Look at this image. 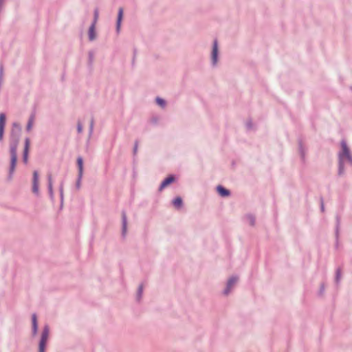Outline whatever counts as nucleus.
I'll return each mask as SVG.
<instances>
[{"mask_svg": "<svg viewBox=\"0 0 352 352\" xmlns=\"http://www.w3.org/2000/svg\"><path fill=\"white\" fill-rule=\"evenodd\" d=\"M21 126L19 122H14L12 124L10 133V163L7 177L8 181L12 179L17 164V147L21 135Z\"/></svg>", "mask_w": 352, "mask_h": 352, "instance_id": "f257e3e1", "label": "nucleus"}, {"mask_svg": "<svg viewBox=\"0 0 352 352\" xmlns=\"http://www.w3.org/2000/svg\"><path fill=\"white\" fill-rule=\"evenodd\" d=\"M341 150L338 154V175L342 176L345 172L344 168V157L351 153L350 148H349L346 141L342 139L340 142Z\"/></svg>", "mask_w": 352, "mask_h": 352, "instance_id": "f03ea898", "label": "nucleus"}, {"mask_svg": "<svg viewBox=\"0 0 352 352\" xmlns=\"http://www.w3.org/2000/svg\"><path fill=\"white\" fill-rule=\"evenodd\" d=\"M49 333L50 327L48 324H45L43 329L41 338L38 342V352H45Z\"/></svg>", "mask_w": 352, "mask_h": 352, "instance_id": "7ed1b4c3", "label": "nucleus"}, {"mask_svg": "<svg viewBox=\"0 0 352 352\" xmlns=\"http://www.w3.org/2000/svg\"><path fill=\"white\" fill-rule=\"evenodd\" d=\"M177 176L174 174L168 175L166 177H165L162 182L160 183L158 191L161 192L165 188L168 186L169 185L172 184L177 180Z\"/></svg>", "mask_w": 352, "mask_h": 352, "instance_id": "20e7f679", "label": "nucleus"}, {"mask_svg": "<svg viewBox=\"0 0 352 352\" xmlns=\"http://www.w3.org/2000/svg\"><path fill=\"white\" fill-rule=\"evenodd\" d=\"M219 60V48L217 39H214L212 43L211 52V62L212 66H215Z\"/></svg>", "mask_w": 352, "mask_h": 352, "instance_id": "39448f33", "label": "nucleus"}, {"mask_svg": "<svg viewBox=\"0 0 352 352\" xmlns=\"http://www.w3.org/2000/svg\"><path fill=\"white\" fill-rule=\"evenodd\" d=\"M238 280L239 277L236 275H232V276H230L226 283V287L225 289L223 291V294L224 295H228L230 292L234 285L236 283Z\"/></svg>", "mask_w": 352, "mask_h": 352, "instance_id": "423d86ee", "label": "nucleus"}, {"mask_svg": "<svg viewBox=\"0 0 352 352\" xmlns=\"http://www.w3.org/2000/svg\"><path fill=\"white\" fill-rule=\"evenodd\" d=\"M122 217V230H121V236L122 239H125L127 232V217L126 212L124 210H122L121 212Z\"/></svg>", "mask_w": 352, "mask_h": 352, "instance_id": "0eeeda50", "label": "nucleus"}, {"mask_svg": "<svg viewBox=\"0 0 352 352\" xmlns=\"http://www.w3.org/2000/svg\"><path fill=\"white\" fill-rule=\"evenodd\" d=\"M30 140L29 138L25 139L24 148L23 151L22 160L24 164H27L28 161L29 150H30Z\"/></svg>", "mask_w": 352, "mask_h": 352, "instance_id": "6e6552de", "label": "nucleus"}, {"mask_svg": "<svg viewBox=\"0 0 352 352\" xmlns=\"http://www.w3.org/2000/svg\"><path fill=\"white\" fill-rule=\"evenodd\" d=\"M6 124V115L5 113H0V142L3 141Z\"/></svg>", "mask_w": 352, "mask_h": 352, "instance_id": "1a4fd4ad", "label": "nucleus"}, {"mask_svg": "<svg viewBox=\"0 0 352 352\" xmlns=\"http://www.w3.org/2000/svg\"><path fill=\"white\" fill-rule=\"evenodd\" d=\"M217 194L221 197H228L231 195V191L222 185H218L216 187Z\"/></svg>", "mask_w": 352, "mask_h": 352, "instance_id": "9d476101", "label": "nucleus"}, {"mask_svg": "<svg viewBox=\"0 0 352 352\" xmlns=\"http://www.w3.org/2000/svg\"><path fill=\"white\" fill-rule=\"evenodd\" d=\"M32 336H36L38 333V320H37V315L36 313H34L32 314Z\"/></svg>", "mask_w": 352, "mask_h": 352, "instance_id": "9b49d317", "label": "nucleus"}, {"mask_svg": "<svg viewBox=\"0 0 352 352\" xmlns=\"http://www.w3.org/2000/svg\"><path fill=\"white\" fill-rule=\"evenodd\" d=\"M32 192L36 195L38 194V173L37 170L33 172Z\"/></svg>", "mask_w": 352, "mask_h": 352, "instance_id": "f8f14e48", "label": "nucleus"}, {"mask_svg": "<svg viewBox=\"0 0 352 352\" xmlns=\"http://www.w3.org/2000/svg\"><path fill=\"white\" fill-rule=\"evenodd\" d=\"M47 189L50 199L53 201L54 199V195L53 191L52 177L51 173L47 174Z\"/></svg>", "mask_w": 352, "mask_h": 352, "instance_id": "ddd939ff", "label": "nucleus"}, {"mask_svg": "<svg viewBox=\"0 0 352 352\" xmlns=\"http://www.w3.org/2000/svg\"><path fill=\"white\" fill-rule=\"evenodd\" d=\"M340 224H341V217L339 214H336V227H335V236H336V243H338Z\"/></svg>", "mask_w": 352, "mask_h": 352, "instance_id": "4468645a", "label": "nucleus"}, {"mask_svg": "<svg viewBox=\"0 0 352 352\" xmlns=\"http://www.w3.org/2000/svg\"><path fill=\"white\" fill-rule=\"evenodd\" d=\"M123 19V8H120L118 12L117 20H116V32H120L122 21Z\"/></svg>", "mask_w": 352, "mask_h": 352, "instance_id": "2eb2a0df", "label": "nucleus"}, {"mask_svg": "<svg viewBox=\"0 0 352 352\" xmlns=\"http://www.w3.org/2000/svg\"><path fill=\"white\" fill-rule=\"evenodd\" d=\"M76 166L78 168V175H83L84 160L83 157L80 155L78 156L76 159Z\"/></svg>", "mask_w": 352, "mask_h": 352, "instance_id": "dca6fc26", "label": "nucleus"}, {"mask_svg": "<svg viewBox=\"0 0 352 352\" xmlns=\"http://www.w3.org/2000/svg\"><path fill=\"white\" fill-rule=\"evenodd\" d=\"M88 37L90 41H93L96 38V25L91 24L88 30Z\"/></svg>", "mask_w": 352, "mask_h": 352, "instance_id": "f3484780", "label": "nucleus"}, {"mask_svg": "<svg viewBox=\"0 0 352 352\" xmlns=\"http://www.w3.org/2000/svg\"><path fill=\"white\" fill-rule=\"evenodd\" d=\"M172 204L175 208L180 209L184 205V201H183L182 198L180 196L175 197L172 200Z\"/></svg>", "mask_w": 352, "mask_h": 352, "instance_id": "a211bd4d", "label": "nucleus"}, {"mask_svg": "<svg viewBox=\"0 0 352 352\" xmlns=\"http://www.w3.org/2000/svg\"><path fill=\"white\" fill-rule=\"evenodd\" d=\"M298 150H299V153H300V158L302 161H305V146L303 145V142L301 139H299L298 141Z\"/></svg>", "mask_w": 352, "mask_h": 352, "instance_id": "6ab92c4d", "label": "nucleus"}, {"mask_svg": "<svg viewBox=\"0 0 352 352\" xmlns=\"http://www.w3.org/2000/svg\"><path fill=\"white\" fill-rule=\"evenodd\" d=\"M63 185L64 182L62 181L59 186V193H60V209L63 208V199H64V195H63Z\"/></svg>", "mask_w": 352, "mask_h": 352, "instance_id": "aec40b11", "label": "nucleus"}, {"mask_svg": "<svg viewBox=\"0 0 352 352\" xmlns=\"http://www.w3.org/2000/svg\"><path fill=\"white\" fill-rule=\"evenodd\" d=\"M35 118V113L32 112L31 115L30 116V118L28 119L27 125H26V130L27 131H30L31 129L32 128L33 122Z\"/></svg>", "mask_w": 352, "mask_h": 352, "instance_id": "412c9836", "label": "nucleus"}, {"mask_svg": "<svg viewBox=\"0 0 352 352\" xmlns=\"http://www.w3.org/2000/svg\"><path fill=\"white\" fill-rule=\"evenodd\" d=\"M342 270L340 267H338L336 270L335 274V283L338 285H339L341 279Z\"/></svg>", "mask_w": 352, "mask_h": 352, "instance_id": "4be33fe9", "label": "nucleus"}, {"mask_svg": "<svg viewBox=\"0 0 352 352\" xmlns=\"http://www.w3.org/2000/svg\"><path fill=\"white\" fill-rule=\"evenodd\" d=\"M142 294H143V284L141 283L139 285V287L138 288V291H137L136 300L138 302L140 301L142 296Z\"/></svg>", "mask_w": 352, "mask_h": 352, "instance_id": "5701e85b", "label": "nucleus"}, {"mask_svg": "<svg viewBox=\"0 0 352 352\" xmlns=\"http://www.w3.org/2000/svg\"><path fill=\"white\" fill-rule=\"evenodd\" d=\"M155 102L158 106L162 108L165 107L166 105V101L164 98H160L159 96L156 97Z\"/></svg>", "mask_w": 352, "mask_h": 352, "instance_id": "b1692460", "label": "nucleus"}, {"mask_svg": "<svg viewBox=\"0 0 352 352\" xmlns=\"http://www.w3.org/2000/svg\"><path fill=\"white\" fill-rule=\"evenodd\" d=\"M94 60V53L93 51H89L88 53V66L91 68Z\"/></svg>", "mask_w": 352, "mask_h": 352, "instance_id": "393cba45", "label": "nucleus"}, {"mask_svg": "<svg viewBox=\"0 0 352 352\" xmlns=\"http://www.w3.org/2000/svg\"><path fill=\"white\" fill-rule=\"evenodd\" d=\"M248 220L249 221V223L251 226H254L256 224V218L255 216L252 214H248L246 215Z\"/></svg>", "mask_w": 352, "mask_h": 352, "instance_id": "a878e982", "label": "nucleus"}, {"mask_svg": "<svg viewBox=\"0 0 352 352\" xmlns=\"http://www.w3.org/2000/svg\"><path fill=\"white\" fill-rule=\"evenodd\" d=\"M325 282H322L320 285V287L318 292V296L321 297L324 295L325 291Z\"/></svg>", "mask_w": 352, "mask_h": 352, "instance_id": "bb28decb", "label": "nucleus"}, {"mask_svg": "<svg viewBox=\"0 0 352 352\" xmlns=\"http://www.w3.org/2000/svg\"><path fill=\"white\" fill-rule=\"evenodd\" d=\"M98 16H99V11H98V8H96L94 9V19H93L92 23L91 24L96 25V23L98 21Z\"/></svg>", "mask_w": 352, "mask_h": 352, "instance_id": "cd10ccee", "label": "nucleus"}, {"mask_svg": "<svg viewBox=\"0 0 352 352\" xmlns=\"http://www.w3.org/2000/svg\"><path fill=\"white\" fill-rule=\"evenodd\" d=\"M83 175H78L76 182V188L78 190L80 188L81 186V181Z\"/></svg>", "mask_w": 352, "mask_h": 352, "instance_id": "c85d7f7f", "label": "nucleus"}, {"mask_svg": "<svg viewBox=\"0 0 352 352\" xmlns=\"http://www.w3.org/2000/svg\"><path fill=\"white\" fill-rule=\"evenodd\" d=\"M133 54L131 64H132V66L133 67L135 65V62L136 56H137V53H138V50L135 47H133Z\"/></svg>", "mask_w": 352, "mask_h": 352, "instance_id": "c756f323", "label": "nucleus"}, {"mask_svg": "<svg viewBox=\"0 0 352 352\" xmlns=\"http://www.w3.org/2000/svg\"><path fill=\"white\" fill-rule=\"evenodd\" d=\"M94 125V118H91L90 123H89V133L90 135L93 133Z\"/></svg>", "mask_w": 352, "mask_h": 352, "instance_id": "7c9ffc66", "label": "nucleus"}, {"mask_svg": "<svg viewBox=\"0 0 352 352\" xmlns=\"http://www.w3.org/2000/svg\"><path fill=\"white\" fill-rule=\"evenodd\" d=\"M138 144H139V140H135V142H134L133 149V155H135L136 153H137Z\"/></svg>", "mask_w": 352, "mask_h": 352, "instance_id": "2f4dec72", "label": "nucleus"}, {"mask_svg": "<svg viewBox=\"0 0 352 352\" xmlns=\"http://www.w3.org/2000/svg\"><path fill=\"white\" fill-rule=\"evenodd\" d=\"M245 126L248 130H250L252 129L253 123L251 119L247 121Z\"/></svg>", "mask_w": 352, "mask_h": 352, "instance_id": "473e14b6", "label": "nucleus"}, {"mask_svg": "<svg viewBox=\"0 0 352 352\" xmlns=\"http://www.w3.org/2000/svg\"><path fill=\"white\" fill-rule=\"evenodd\" d=\"M346 160L348 163L352 166V153H350L349 155L344 157V161Z\"/></svg>", "mask_w": 352, "mask_h": 352, "instance_id": "72a5a7b5", "label": "nucleus"}, {"mask_svg": "<svg viewBox=\"0 0 352 352\" xmlns=\"http://www.w3.org/2000/svg\"><path fill=\"white\" fill-rule=\"evenodd\" d=\"M77 131H78V133H80L82 131V124L80 122V121L78 122V124H77Z\"/></svg>", "mask_w": 352, "mask_h": 352, "instance_id": "f704fd0d", "label": "nucleus"}, {"mask_svg": "<svg viewBox=\"0 0 352 352\" xmlns=\"http://www.w3.org/2000/svg\"><path fill=\"white\" fill-rule=\"evenodd\" d=\"M320 209L322 211L324 210V201L322 197H320Z\"/></svg>", "mask_w": 352, "mask_h": 352, "instance_id": "c9c22d12", "label": "nucleus"}, {"mask_svg": "<svg viewBox=\"0 0 352 352\" xmlns=\"http://www.w3.org/2000/svg\"><path fill=\"white\" fill-rule=\"evenodd\" d=\"M350 89L352 91V86L350 87Z\"/></svg>", "mask_w": 352, "mask_h": 352, "instance_id": "e433bc0d", "label": "nucleus"}]
</instances>
